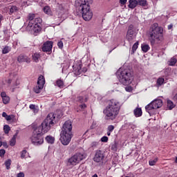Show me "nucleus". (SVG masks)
Listing matches in <instances>:
<instances>
[{"mask_svg":"<svg viewBox=\"0 0 177 177\" xmlns=\"http://www.w3.org/2000/svg\"><path fill=\"white\" fill-rule=\"evenodd\" d=\"M121 109V103L118 100L112 99L108 101V104L103 110L105 120H111V121L115 120L120 114Z\"/></svg>","mask_w":177,"mask_h":177,"instance_id":"1","label":"nucleus"},{"mask_svg":"<svg viewBox=\"0 0 177 177\" xmlns=\"http://www.w3.org/2000/svg\"><path fill=\"white\" fill-rule=\"evenodd\" d=\"M149 39L151 45H154L156 41L164 39V28L158 26V24H152L148 31Z\"/></svg>","mask_w":177,"mask_h":177,"instance_id":"2","label":"nucleus"},{"mask_svg":"<svg viewBox=\"0 0 177 177\" xmlns=\"http://www.w3.org/2000/svg\"><path fill=\"white\" fill-rule=\"evenodd\" d=\"M56 120V115L53 113H50L47 115L46 118L42 122L41 125L36 128V130L39 131V132L41 134L47 133L50 131V128L55 125V122Z\"/></svg>","mask_w":177,"mask_h":177,"instance_id":"3","label":"nucleus"},{"mask_svg":"<svg viewBox=\"0 0 177 177\" xmlns=\"http://www.w3.org/2000/svg\"><path fill=\"white\" fill-rule=\"evenodd\" d=\"M119 81L121 84L125 86L130 85L133 81V75L129 69H124L119 74Z\"/></svg>","mask_w":177,"mask_h":177,"instance_id":"4","label":"nucleus"},{"mask_svg":"<svg viewBox=\"0 0 177 177\" xmlns=\"http://www.w3.org/2000/svg\"><path fill=\"white\" fill-rule=\"evenodd\" d=\"M7 84L10 85V91L13 93L16 89L20 88V80L16 73H10V78L6 80Z\"/></svg>","mask_w":177,"mask_h":177,"instance_id":"5","label":"nucleus"},{"mask_svg":"<svg viewBox=\"0 0 177 177\" xmlns=\"http://www.w3.org/2000/svg\"><path fill=\"white\" fill-rule=\"evenodd\" d=\"M84 158L85 155H84V153H76L68 158L67 167H69V168H73V167H75V165H77V164H80V162H81L82 160H84Z\"/></svg>","mask_w":177,"mask_h":177,"instance_id":"6","label":"nucleus"},{"mask_svg":"<svg viewBox=\"0 0 177 177\" xmlns=\"http://www.w3.org/2000/svg\"><path fill=\"white\" fill-rule=\"evenodd\" d=\"M41 23H42V19L41 18H36L35 19V22L32 24L31 26H27V30L30 31L34 35H37L38 32H40L42 28H41Z\"/></svg>","mask_w":177,"mask_h":177,"instance_id":"7","label":"nucleus"},{"mask_svg":"<svg viewBox=\"0 0 177 177\" xmlns=\"http://www.w3.org/2000/svg\"><path fill=\"white\" fill-rule=\"evenodd\" d=\"M44 134H41L40 131L36 130V129L33 131V134L30 138L31 142L32 145L35 146H39L44 143Z\"/></svg>","mask_w":177,"mask_h":177,"instance_id":"8","label":"nucleus"},{"mask_svg":"<svg viewBox=\"0 0 177 177\" xmlns=\"http://www.w3.org/2000/svg\"><path fill=\"white\" fill-rule=\"evenodd\" d=\"M80 9L84 20H85V21H89L93 17V12L91 10V6H85L84 8Z\"/></svg>","mask_w":177,"mask_h":177,"instance_id":"9","label":"nucleus"},{"mask_svg":"<svg viewBox=\"0 0 177 177\" xmlns=\"http://www.w3.org/2000/svg\"><path fill=\"white\" fill-rule=\"evenodd\" d=\"M73 138V133L61 132L59 140L64 146L70 145L71 139Z\"/></svg>","mask_w":177,"mask_h":177,"instance_id":"10","label":"nucleus"},{"mask_svg":"<svg viewBox=\"0 0 177 177\" xmlns=\"http://www.w3.org/2000/svg\"><path fill=\"white\" fill-rule=\"evenodd\" d=\"M136 38V34L135 33V30H133V27L130 26L127 33L126 39L129 44H133V41H135Z\"/></svg>","mask_w":177,"mask_h":177,"instance_id":"11","label":"nucleus"},{"mask_svg":"<svg viewBox=\"0 0 177 177\" xmlns=\"http://www.w3.org/2000/svg\"><path fill=\"white\" fill-rule=\"evenodd\" d=\"M71 131H73V123L69 120L66 121L63 125L61 132H64L65 133H73Z\"/></svg>","mask_w":177,"mask_h":177,"instance_id":"12","label":"nucleus"},{"mask_svg":"<svg viewBox=\"0 0 177 177\" xmlns=\"http://www.w3.org/2000/svg\"><path fill=\"white\" fill-rule=\"evenodd\" d=\"M52 48H53V42L46 41L43 44L41 49L43 52L50 53L52 52Z\"/></svg>","mask_w":177,"mask_h":177,"instance_id":"13","label":"nucleus"},{"mask_svg":"<svg viewBox=\"0 0 177 177\" xmlns=\"http://www.w3.org/2000/svg\"><path fill=\"white\" fill-rule=\"evenodd\" d=\"M104 158V155L102 153V151H97L93 158L95 162H102Z\"/></svg>","mask_w":177,"mask_h":177,"instance_id":"14","label":"nucleus"},{"mask_svg":"<svg viewBox=\"0 0 177 177\" xmlns=\"http://www.w3.org/2000/svg\"><path fill=\"white\" fill-rule=\"evenodd\" d=\"M89 0H76L75 3L80 6V9L85 8V6H89Z\"/></svg>","mask_w":177,"mask_h":177,"instance_id":"15","label":"nucleus"},{"mask_svg":"<svg viewBox=\"0 0 177 177\" xmlns=\"http://www.w3.org/2000/svg\"><path fill=\"white\" fill-rule=\"evenodd\" d=\"M153 107L157 110V109H160L162 107V100L160 99H156L151 102Z\"/></svg>","mask_w":177,"mask_h":177,"instance_id":"16","label":"nucleus"},{"mask_svg":"<svg viewBox=\"0 0 177 177\" xmlns=\"http://www.w3.org/2000/svg\"><path fill=\"white\" fill-rule=\"evenodd\" d=\"M17 61L19 62V63H23V62H25L26 63H30V62H31V59L26 55H21L18 56Z\"/></svg>","mask_w":177,"mask_h":177,"instance_id":"17","label":"nucleus"},{"mask_svg":"<svg viewBox=\"0 0 177 177\" xmlns=\"http://www.w3.org/2000/svg\"><path fill=\"white\" fill-rule=\"evenodd\" d=\"M145 109L150 115H152V114H154V110H156V108L153 105L152 102H151L145 106Z\"/></svg>","mask_w":177,"mask_h":177,"instance_id":"18","label":"nucleus"},{"mask_svg":"<svg viewBox=\"0 0 177 177\" xmlns=\"http://www.w3.org/2000/svg\"><path fill=\"white\" fill-rule=\"evenodd\" d=\"M35 17H36L35 14H32V13L28 14L27 17V19L29 20V23L28 25V27H31L32 26V24L35 23V19H37Z\"/></svg>","mask_w":177,"mask_h":177,"instance_id":"19","label":"nucleus"},{"mask_svg":"<svg viewBox=\"0 0 177 177\" xmlns=\"http://www.w3.org/2000/svg\"><path fill=\"white\" fill-rule=\"evenodd\" d=\"M1 96L2 97L3 103L4 104H8L10 102V97L6 95L5 91L1 92Z\"/></svg>","mask_w":177,"mask_h":177,"instance_id":"20","label":"nucleus"},{"mask_svg":"<svg viewBox=\"0 0 177 177\" xmlns=\"http://www.w3.org/2000/svg\"><path fill=\"white\" fill-rule=\"evenodd\" d=\"M129 8H130V9H135V7L138 5V0H129Z\"/></svg>","mask_w":177,"mask_h":177,"instance_id":"21","label":"nucleus"},{"mask_svg":"<svg viewBox=\"0 0 177 177\" xmlns=\"http://www.w3.org/2000/svg\"><path fill=\"white\" fill-rule=\"evenodd\" d=\"M133 114L135 117H142V114H143V112L142 111V108L137 107L133 111Z\"/></svg>","mask_w":177,"mask_h":177,"instance_id":"22","label":"nucleus"},{"mask_svg":"<svg viewBox=\"0 0 177 177\" xmlns=\"http://www.w3.org/2000/svg\"><path fill=\"white\" fill-rule=\"evenodd\" d=\"M43 10H44V12L46 15H48V16H52V15H53V12H52V10L50 9V7L48 6L44 7Z\"/></svg>","mask_w":177,"mask_h":177,"instance_id":"23","label":"nucleus"},{"mask_svg":"<svg viewBox=\"0 0 177 177\" xmlns=\"http://www.w3.org/2000/svg\"><path fill=\"white\" fill-rule=\"evenodd\" d=\"M138 5L142 6L144 9H147L149 8V4H147V1L146 0H138Z\"/></svg>","mask_w":177,"mask_h":177,"instance_id":"24","label":"nucleus"},{"mask_svg":"<svg viewBox=\"0 0 177 177\" xmlns=\"http://www.w3.org/2000/svg\"><path fill=\"white\" fill-rule=\"evenodd\" d=\"M32 59L33 62H35V63H38L39 62V59H41V54L38 53H35L32 55Z\"/></svg>","mask_w":177,"mask_h":177,"instance_id":"25","label":"nucleus"},{"mask_svg":"<svg viewBox=\"0 0 177 177\" xmlns=\"http://www.w3.org/2000/svg\"><path fill=\"white\" fill-rule=\"evenodd\" d=\"M164 84H165V79H164L163 77L158 78L156 81V86L158 88H160V86H161L162 85H164Z\"/></svg>","mask_w":177,"mask_h":177,"instance_id":"26","label":"nucleus"},{"mask_svg":"<svg viewBox=\"0 0 177 177\" xmlns=\"http://www.w3.org/2000/svg\"><path fill=\"white\" fill-rule=\"evenodd\" d=\"M77 102L79 103H86L88 102V97L86 96H79L77 98Z\"/></svg>","mask_w":177,"mask_h":177,"instance_id":"27","label":"nucleus"},{"mask_svg":"<svg viewBox=\"0 0 177 177\" xmlns=\"http://www.w3.org/2000/svg\"><path fill=\"white\" fill-rule=\"evenodd\" d=\"M8 8L10 10L9 15H13V13H16L19 10V8L16 6H10Z\"/></svg>","mask_w":177,"mask_h":177,"instance_id":"28","label":"nucleus"},{"mask_svg":"<svg viewBox=\"0 0 177 177\" xmlns=\"http://www.w3.org/2000/svg\"><path fill=\"white\" fill-rule=\"evenodd\" d=\"M77 74H81V73H86L88 71V68L86 67L82 68V65L79 64V66L77 68Z\"/></svg>","mask_w":177,"mask_h":177,"instance_id":"29","label":"nucleus"},{"mask_svg":"<svg viewBox=\"0 0 177 177\" xmlns=\"http://www.w3.org/2000/svg\"><path fill=\"white\" fill-rule=\"evenodd\" d=\"M12 50V47L9 46H4L2 48V54L3 55H7V53H9Z\"/></svg>","mask_w":177,"mask_h":177,"instance_id":"30","label":"nucleus"},{"mask_svg":"<svg viewBox=\"0 0 177 177\" xmlns=\"http://www.w3.org/2000/svg\"><path fill=\"white\" fill-rule=\"evenodd\" d=\"M37 85H41V86H44L45 85V78L43 75H40L38 78L37 81Z\"/></svg>","mask_w":177,"mask_h":177,"instance_id":"31","label":"nucleus"},{"mask_svg":"<svg viewBox=\"0 0 177 177\" xmlns=\"http://www.w3.org/2000/svg\"><path fill=\"white\" fill-rule=\"evenodd\" d=\"M44 89V86L37 84L35 88H34V92L35 93H41V91Z\"/></svg>","mask_w":177,"mask_h":177,"instance_id":"32","label":"nucleus"},{"mask_svg":"<svg viewBox=\"0 0 177 177\" xmlns=\"http://www.w3.org/2000/svg\"><path fill=\"white\" fill-rule=\"evenodd\" d=\"M55 85L58 86V88H63V86H64V82H63L62 79H58L56 81Z\"/></svg>","mask_w":177,"mask_h":177,"instance_id":"33","label":"nucleus"},{"mask_svg":"<svg viewBox=\"0 0 177 177\" xmlns=\"http://www.w3.org/2000/svg\"><path fill=\"white\" fill-rule=\"evenodd\" d=\"M167 105L169 110H172V109L175 107V104H174V102L170 100H167Z\"/></svg>","mask_w":177,"mask_h":177,"instance_id":"34","label":"nucleus"},{"mask_svg":"<svg viewBox=\"0 0 177 177\" xmlns=\"http://www.w3.org/2000/svg\"><path fill=\"white\" fill-rule=\"evenodd\" d=\"M46 140L47 143H50V145H53V143H55V138L50 136H47L46 137Z\"/></svg>","mask_w":177,"mask_h":177,"instance_id":"35","label":"nucleus"},{"mask_svg":"<svg viewBox=\"0 0 177 177\" xmlns=\"http://www.w3.org/2000/svg\"><path fill=\"white\" fill-rule=\"evenodd\" d=\"M142 50L145 52V53L149 52L150 50V46L149 44H142L141 46Z\"/></svg>","mask_w":177,"mask_h":177,"instance_id":"36","label":"nucleus"},{"mask_svg":"<svg viewBox=\"0 0 177 177\" xmlns=\"http://www.w3.org/2000/svg\"><path fill=\"white\" fill-rule=\"evenodd\" d=\"M29 109H30V110H32L33 113H35V114H37V113H38V106H36L35 104H30L29 106Z\"/></svg>","mask_w":177,"mask_h":177,"instance_id":"37","label":"nucleus"},{"mask_svg":"<svg viewBox=\"0 0 177 177\" xmlns=\"http://www.w3.org/2000/svg\"><path fill=\"white\" fill-rule=\"evenodd\" d=\"M17 138V134L13 136L10 141V146H15L16 145V138Z\"/></svg>","mask_w":177,"mask_h":177,"instance_id":"38","label":"nucleus"},{"mask_svg":"<svg viewBox=\"0 0 177 177\" xmlns=\"http://www.w3.org/2000/svg\"><path fill=\"white\" fill-rule=\"evenodd\" d=\"M176 63H177V59L175 58V57H173L169 61V66H175Z\"/></svg>","mask_w":177,"mask_h":177,"instance_id":"39","label":"nucleus"},{"mask_svg":"<svg viewBox=\"0 0 177 177\" xmlns=\"http://www.w3.org/2000/svg\"><path fill=\"white\" fill-rule=\"evenodd\" d=\"M27 156H28V153L26 150H23L21 152V158H27Z\"/></svg>","mask_w":177,"mask_h":177,"instance_id":"40","label":"nucleus"},{"mask_svg":"<svg viewBox=\"0 0 177 177\" xmlns=\"http://www.w3.org/2000/svg\"><path fill=\"white\" fill-rule=\"evenodd\" d=\"M5 165L6 169H9L10 168V165H12V160L10 159H8L5 162Z\"/></svg>","mask_w":177,"mask_h":177,"instance_id":"41","label":"nucleus"},{"mask_svg":"<svg viewBox=\"0 0 177 177\" xmlns=\"http://www.w3.org/2000/svg\"><path fill=\"white\" fill-rule=\"evenodd\" d=\"M139 46V42H136L131 48V52H133V53H135V52H136V49H138V46Z\"/></svg>","mask_w":177,"mask_h":177,"instance_id":"42","label":"nucleus"},{"mask_svg":"<svg viewBox=\"0 0 177 177\" xmlns=\"http://www.w3.org/2000/svg\"><path fill=\"white\" fill-rule=\"evenodd\" d=\"M157 161H158V158H156L153 159V160H149V165H151V166L156 165V163L157 162Z\"/></svg>","mask_w":177,"mask_h":177,"instance_id":"43","label":"nucleus"},{"mask_svg":"<svg viewBox=\"0 0 177 177\" xmlns=\"http://www.w3.org/2000/svg\"><path fill=\"white\" fill-rule=\"evenodd\" d=\"M3 129H4L5 133H9V131H10V127H9V125L6 124L3 127Z\"/></svg>","mask_w":177,"mask_h":177,"instance_id":"44","label":"nucleus"},{"mask_svg":"<svg viewBox=\"0 0 177 177\" xmlns=\"http://www.w3.org/2000/svg\"><path fill=\"white\" fill-rule=\"evenodd\" d=\"M91 147H93V148L97 147V146H99V142H97V141H93V142H91Z\"/></svg>","mask_w":177,"mask_h":177,"instance_id":"45","label":"nucleus"},{"mask_svg":"<svg viewBox=\"0 0 177 177\" xmlns=\"http://www.w3.org/2000/svg\"><path fill=\"white\" fill-rule=\"evenodd\" d=\"M101 142H103L104 143H107V142H109V138L107 136H103L101 138Z\"/></svg>","mask_w":177,"mask_h":177,"instance_id":"46","label":"nucleus"},{"mask_svg":"<svg viewBox=\"0 0 177 177\" xmlns=\"http://www.w3.org/2000/svg\"><path fill=\"white\" fill-rule=\"evenodd\" d=\"M13 118H15V116L13 115H8L6 116V120L7 121H11V120H13Z\"/></svg>","mask_w":177,"mask_h":177,"instance_id":"47","label":"nucleus"},{"mask_svg":"<svg viewBox=\"0 0 177 177\" xmlns=\"http://www.w3.org/2000/svg\"><path fill=\"white\" fill-rule=\"evenodd\" d=\"M114 126H113V125H109V127H108V129H107V130H108V131H109V132H113V131H114Z\"/></svg>","mask_w":177,"mask_h":177,"instance_id":"48","label":"nucleus"},{"mask_svg":"<svg viewBox=\"0 0 177 177\" xmlns=\"http://www.w3.org/2000/svg\"><path fill=\"white\" fill-rule=\"evenodd\" d=\"M5 153H6L5 149H0V157H3L5 156Z\"/></svg>","mask_w":177,"mask_h":177,"instance_id":"49","label":"nucleus"},{"mask_svg":"<svg viewBox=\"0 0 177 177\" xmlns=\"http://www.w3.org/2000/svg\"><path fill=\"white\" fill-rule=\"evenodd\" d=\"M57 46L59 48V49H63V41H59L57 43Z\"/></svg>","mask_w":177,"mask_h":177,"instance_id":"50","label":"nucleus"},{"mask_svg":"<svg viewBox=\"0 0 177 177\" xmlns=\"http://www.w3.org/2000/svg\"><path fill=\"white\" fill-rule=\"evenodd\" d=\"M79 107H80L82 110H84V109H86V104H85V103H82V104H80Z\"/></svg>","mask_w":177,"mask_h":177,"instance_id":"51","label":"nucleus"},{"mask_svg":"<svg viewBox=\"0 0 177 177\" xmlns=\"http://www.w3.org/2000/svg\"><path fill=\"white\" fill-rule=\"evenodd\" d=\"M128 0H120V3L121 4L122 6H124L127 3Z\"/></svg>","mask_w":177,"mask_h":177,"instance_id":"52","label":"nucleus"},{"mask_svg":"<svg viewBox=\"0 0 177 177\" xmlns=\"http://www.w3.org/2000/svg\"><path fill=\"white\" fill-rule=\"evenodd\" d=\"M111 150L117 151V145L115 143L111 146Z\"/></svg>","mask_w":177,"mask_h":177,"instance_id":"53","label":"nucleus"},{"mask_svg":"<svg viewBox=\"0 0 177 177\" xmlns=\"http://www.w3.org/2000/svg\"><path fill=\"white\" fill-rule=\"evenodd\" d=\"M125 90L127 91V92H131V91H132V86H127L125 88Z\"/></svg>","mask_w":177,"mask_h":177,"instance_id":"54","label":"nucleus"},{"mask_svg":"<svg viewBox=\"0 0 177 177\" xmlns=\"http://www.w3.org/2000/svg\"><path fill=\"white\" fill-rule=\"evenodd\" d=\"M17 177H24V173L20 172L17 174Z\"/></svg>","mask_w":177,"mask_h":177,"instance_id":"55","label":"nucleus"},{"mask_svg":"<svg viewBox=\"0 0 177 177\" xmlns=\"http://www.w3.org/2000/svg\"><path fill=\"white\" fill-rule=\"evenodd\" d=\"M173 100L174 102H177V93H176L174 97H173Z\"/></svg>","mask_w":177,"mask_h":177,"instance_id":"56","label":"nucleus"},{"mask_svg":"<svg viewBox=\"0 0 177 177\" xmlns=\"http://www.w3.org/2000/svg\"><path fill=\"white\" fill-rule=\"evenodd\" d=\"M8 114L6 113V112H3L2 113V117H3L4 118H6L7 117Z\"/></svg>","mask_w":177,"mask_h":177,"instance_id":"57","label":"nucleus"},{"mask_svg":"<svg viewBox=\"0 0 177 177\" xmlns=\"http://www.w3.org/2000/svg\"><path fill=\"white\" fill-rule=\"evenodd\" d=\"M173 26L172 24H170L167 26L168 30H171Z\"/></svg>","mask_w":177,"mask_h":177,"instance_id":"58","label":"nucleus"},{"mask_svg":"<svg viewBox=\"0 0 177 177\" xmlns=\"http://www.w3.org/2000/svg\"><path fill=\"white\" fill-rule=\"evenodd\" d=\"M3 20V17L0 14V22Z\"/></svg>","mask_w":177,"mask_h":177,"instance_id":"59","label":"nucleus"},{"mask_svg":"<svg viewBox=\"0 0 177 177\" xmlns=\"http://www.w3.org/2000/svg\"><path fill=\"white\" fill-rule=\"evenodd\" d=\"M107 136H110V135H111V131H107V133H106Z\"/></svg>","mask_w":177,"mask_h":177,"instance_id":"60","label":"nucleus"},{"mask_svg":"<svg viewBox=\"0 0 177 177\" xmlns=\"http://www.w3.org/2000/svg\"><path fill=\"white\" fill-rule=\"evenodd\" d=\"M2 145L3 146H6V142H3Z\"/></svg>","mask_w":177,"mask_h":177,"instance_id":"61","label":"nucleus"},{"mask_svg":"<svg viewBox=\"0 0 177 177\" xmlns=\"http://www.w3.org/2000/svg\"><path fill=\"white\" fill-rule=\"evenodd\" d=\"M92 177H97V174H94Z\"/></svg>","mask_w":177,"mask_h":177,"instance_id":"62","label":"nucleus"},{"mask_svg":"<svg viewBox=\"0 0 177 177\" xmlns=\"http://www.w3.org/2000/svg\"><path fill=\"white\" fill-rule=\"evenodd\" d=\"M2 146V142L0 141V147Z\"/></svg>","mask_w":177,"mask_h":177,"instance_id":"63","label":"nucleus"},{"mask_svg":"<svg viewBox=\"0 0 177 177\" xmlns=\"http://www.w3.org/2000/svg\"><path fill=\"white\" fill-rule=\"evenodd\" d=\"M0 26H1V22H0Z\"/></svg>","mask_w":177,"mask_h":177,"instance_id":"64","label":"nucleus"}]
</instances>
